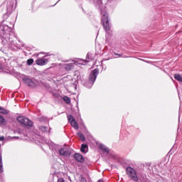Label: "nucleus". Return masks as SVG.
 <instances>
[{
  "mask_svg": "<svg viewBox=\"0 0 182 182\" xmlns=\"http://www.w3.org/2000/svg\"><path fill=\"white\" fill-rule=\"evenodd\" d=\"M75 159L77 160V161H79L80 163H83V161H85L83 156L80 155V154H75Z\"/></svg>",
  "mask_w": 182,
  "mask_h": 182,
  "instance_id": "10",
  "label": "nucleus"
},
{
  "mask_svg": "<svg viewBox=\"0 0 182 182\" xmlns=\"http://www.w3.org/2000/svg\"><path fill=\"white\" fill-rule=\"evenodd\" d=\"M103 181H102L101 179L99 180L97 182H102Z\"/></svg>",
  "mask_w": 182,
  "mask_h": 182,
  "instance_id": "26",
  "label": "nucleus"
},
{
  "mask_svg": "<svg viewBox=\"0 0 182 182\" xmlns=\"http://www.w3.org/2000/svg\"><path fill=\"white\" fill-rule=\"evenodd\" d=\"M97 146L100 149V150H102V151H107V149L106 148V146L103 145L102 144H100L99 142H97Z\"/></svg>",
  "mask_w": 182,
  "mask_h": 182,
  "instance_id": "11",
  "label": "nucleus"
},
{
  "mask_svg": "<svg viewBox=\"0 0 182 182\" xmlns=\"http://www.w3.org/2000/svg\"><path fill=\"white\" fill-rule=\"evenodd\" d=\"M23 81L24 82V83H26V85H28V86H30L31 87H34L35 86V82H33L32 80L28 77L23 78Z\"/></svg>",
  "mask_w": 182,
  "mask_h": 182,
  "instance_id": "8",
  "label": "nucleus"
},
{
  "mask_svg": "<svg viewBox=\"0 0 182 182\" xmlns=\"http://www.w3.org/2000/svg\"><path fill=\"white\" fill-rule=\"evenodd\" d=\"M97 75H99V70L97 69L92 70V72L90 73V78H89L90 86H92V85L95 83V80H96V77H97Z\"/></svg>",
  "mask_w": 182,
  "mask_h": 182,
  "instance_id": "4",
  "label": "nucleus"
},
{
  "mask_svg": "<svg viewBox=\"0 0 182 182\" xmlns=\"http://www.w3.org/2000/svg\"><path fill=\"white\" fill-rule=\"evenodd\" d=\"M85 63H86V61L83 60H78L77 61H72L71 63L66 64L65 68L66 70H70L72 68H73V65H85Z\"/></svg>",
  "mask_w": 182,
  "mask_h": 182,
  "instance_id": "5",
  "label": "nucleus"
},
{
  "mask_svg": "<svg viewBox=\"0 0 182 182\" xmlns=\"http://www.w3.org/2000/svg\"><path fill=\"white\" fill-rule=\"evenodd\" d=\"M81 181H82V182H86V180H85V178H82V179L81 180Z\"/></svg>",
  "mask_w": 182,
  "mask_h": 182,
  "instance_id": "25",
  "label": "nucleus"
},
{
  "mask_svg": "<svg viewBox=\"0 0 182 182\" xmlns=\"http://www.w3.org/2000/svg\"><path fill=\"white\" fill-rule=\"evenodd\" d=\"M54 176H57V177H60V173H54Z\"/></svg>",
  "mask_w": 182,
  "mask_h": 182,
  "instance_id": "24",
  "label": "nucleus"
},
{
  "mask_svg": "<svg viewBox=\"0 0 182 182\" xmlns=\"http://www.w3.org/2000/svg\"><path fill=\"white\" fill-rule=\"evenodd\" d=\"M0 113H2L3 114H8V111L0 107Z\"/></svg>",
  "mask_w": 182,
  "mask_h": 182,
  "instance_id": "16",
  "label": "nucleus"
},
{
  "mask_svg": "<svg viewBox=\"0 0 182 182\" xmlns=\"http://www.w3.org/2000/svg\"><path fill=\"white\" fill-rule=\"evenodd\" d=\"M47 129L48 128H46V127H43V126L40 127V129L41 132H46Z\"/></svg>",
  "mask_w": 182,
  "mask_h": 182,
  "instance_id": "21",
  "label": "nucleus"
},
{
  "mask_svg": "<svg viewBox=\"0 0 182 182\" xmlns=\"http://www.w3.org/2000/svg\"><path fill=\"white\" fill-rule=\"evenodd\" d=\"M32 63H33V59H28L27 60V65H31Z\"/></svg>",
  "mask_w": 182,
  "mask_h": 182,
  "instance_id": "20",
  "label": "nucleus"
},
{
  "mask_svg": "<svg viewBox=\"0 0 182 182\" xmlns=\"http://www.w3.org/2000/svg\"><path fill=\"white\" fill-rule=\"evenodd\" d=\"M6 124V119L4 118L1 115H0V125L5 126Z\"/></svg>",
  "mask_w": 182,
  "mask_h": 182,
  "instance_id": "12",
  "label": "nucleus"
},
{
  "mask_svg": "<svg viewBox=\"0 0 182 182\" xmlns=\"http://www.w3.org/2000/svg\"><path fill=\"white\" fill-rule=\"evenodd\" d=\"M1 68H2V65L0 64V69H1Z\"/></svg>",
  "mask_w": 182,
  "mask_h": 182,
  "instance_id": "27",
  "label": "nucleus"
},
{
  "mask_svg": "<svg viewBox=\"0 0 182 182\" xmlns=\"http://www.w3.org/2000/svg\"><path fill=\"white\" fill-rule=\"evenodd\" d=\"M19 139V137H18V136H14V137H10V138L9 139V140H16V139Z\"/></svg>",
  "mask_w": 182,
  "mask_h": 182,
  "instance_id": "22",
  "label": "nucleus"
},
{
  "mask_svg": "<svg viewBox=\"0 0 182 182\" xmlns=\"http://www.w3.org/2000/svg\"><path fill=\"white\" fill-rule=\"evenodd\" d=\"M59 153L61 156H70V149L69 148H62L60 149Z\"/></svg>",
  "mask_w": 182,
  "mask_h": 182,
  "instance_id": "7",
  "label": "nucleus"
},
{
  "mask_svg": "<svg viewBox=\"0 0 182 182\" xmlns=\"http://www.w3.org/2000/svg\"><path fill=\"white\" fill-rule=\"evenodd\" d=\"M39 55V54H37V56H38Z\"/></svg>",
  "mask_w": 182,
  "mask_h": 182,
  "instance_id": "28",
  "label": "nucleus"
},
{
  "mask_svg": "<svg viewBox=\"0 0 182 182\" xmlns=\"http://www.w3.org/2000/svg\"><path fill=\"white\" fill-rule=\"evenodd\" d=\"M0 171L1 173L4 172L3 164H2V155L0 153Z\"/></svg>",
  "mask_w": 182,
  "mask_h": 182,
  "instance_id": "15",
  "label": "nucleus"
},
{
  "mask_svg": "<svg viewBox=\"0 0 182 182\" xmlns=\"http://www.w3.org/2000/svg\"><path fill=\"white\" fill-rule=\"evenodd\" d=\"M68 119L71 126L73 127L74 129H75V130H77V129H79V125L77 124V122H76V120H75V118H73L72 115H69L68 117Z\"/></svg>",
  "mask_w": 182,
  "mask_h": 182,
  "instance_id": "6",
  "label": "nucleus"
},
{
  "mask_svg": "<svg viewBox=\"0 0 182 182\" xmlns=\"http://www.w3.org/2000/svg\"><path fill=\"white\" fill-rule=\"evenodd\" d=\"M174 78H175L176 80H177L178 82H182V77H181V75H180V74H175V75H174Z\"/></svg>",
  "mask_w": 182,
  "mask_h": 182,
  "instance_id": "13",
  "label": "nucleus"
},
{
  "mask_svg": "<svg viewBox=\"0 0 182 182\" xmlns=\"http://www.w3.org/2000/svg\"><path fill=\"white\" fill-rule=\"evenodd\" d=\"M78 136L80 137V140L85 141V136L82 133H78Z\"/></svg>",
  "mask_w": 182,
  "mask_h": 182,
  "instance_id": "17",
  "label": "nucleus"
},
{
  "mask_svg": "<svg viewBox=\"0 0 182 182\" xmlns=\"http://www.w3.org/2000/svg\"><path fill=\"white\" fill-rule=\"evenodd\" d=\"M63 100H65L66 103H70V99L68 97H64Z\"/></svg>",
  "mask_w": 182,
  "mask_h": 182,
  "instance_id": "19",
  "label": "nucleus"
},
{
  "mask_svg": "<svg viewBox=\"0 0 182 182\" xmlns=\"http://www.w3.org/2000/svg\"><path fill=\"white\" fill-rule=\"evenodd\" d=\"M126 171L129 178L134 181H137L139 180V178H137V173L133 168L129 166L127 168Z\"/></svg>",
  "mask_w": 182,
  "mask_h": 182,
  "instance_id": "3",
  "label": "nucleus"
},
{
  "mask_svg": "<svg viewBox=\"0 0 182 182\" xmlns=\"http://www.w3.org/2000/svg\"><path fill=\"white\" fill-rule=\"evenodd\" d=\"M95 54H92V53H88L87 54L88 59H95Z\"/></svg>",
  "mask_w": 182,
  "mask_h": 182,
  "instance_id": "18",
  "label": "nucleus"
},
{
  "mask_svg": "<svg viewBox=\"0 0 182 182\" xmlns=\"http://www.w3.org/2000/svg\"><path fill=\"white\" fill-rule=\"evenodd\" d=\"M36 65L38 66H43V65H46L48 63V59L46 58H39L36 61Z\"/></svg>",
  "mask_w": 182,
  "mask_h": 182,
  "instance_id": "9",
  "label": "nucleus"
},
{
  "mask_svg": "<svg viewBox=\"0 0 182 182\" xmlns=\"http://www.w3.org/2000/svg\"><path fill=\"white\" fill-rule=\"evenodd\" d=\"M102 23L105 31H110V21L109 20V14L107 11L102 10Z\"/></svg>",
  "mask_w": 182,
  "mask_h": 182,
  "instance_id": "1",
  "label": "nucleus"
},
{
  "mask_svg": "<svg viewBox=\"0 0 182 182\" xmlns=\"http://www.w3.org/2000/svg\"><path fill=\"white\" fill-rule=\"evenodd\" d=\"M57 182H65V180L63 179V178H58Z\"/></svg>",
  "mask_w": 182,
  "mask_h": 182,
  "instance_id": "23",
  "label": "nucleus"
},
{
  "mask_svg": "<svg viewBox=\"0 0 182 182\" xmlns=\"http://www.w3.org/2000/svg\"><path fill=\"white\" fill-rule=\"evenodd\" d=\"M82 153H87V145L82 144L81 146Z\"/></svg>",
  "mask_w": 182,
  "mask_h": 182,
  "instance_id": "14",
  "label": "nucleus"
},
{
  "mask_svg": "<svg viewBox=\"0 0 182 182\" xmlns=\"http://www.w3.org/2000/svg\"><path fill=\"white\" fill-rule=\"evenodd\" d=\"M17 121L24 127H32L33 126L32 121L25 117L20 116L17 117Z\"/></svg>",
  "mask_w": 182,
  "mask_h": 182,
  "instance_id": "2",
  "label": "nucleus"
}]
</instances>
